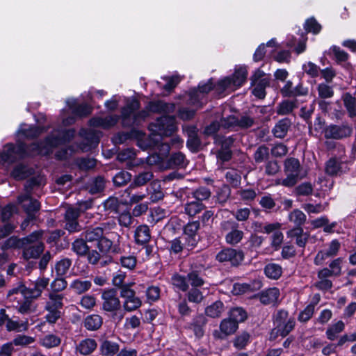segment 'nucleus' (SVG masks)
<instances>
[{"instance_id":"nucleus-59","label":"nucleus","mask_w":356,"mask_h":356,"mask_svg":"<svg viewBox=\"0 0 356 356\" xmlns=\"http://www.w3.org/2000/svg\"><path fill=\"white\" fill-rule=\"evenodd\" d=\"M35 341V339L32 337L24 335V334H19L17 335L13 341L10 343H13V346H25L27 345H29Z\"/></svg>"},{"instance_id":"nucleus-45","label":"nucleus","mask_w":356,"mask_h":356,"mask_svg":"<svg viewBox=\"0 0 356 356\" xmlns=\"http://www.w3.org/2000/svg\"><path fill=\"white\" fill-rule=\"evenodd\" d=\"M187 280L184 276L175 274L171 278V282L174 286L182 291H186L188 289Z\"/></svg>"},{"instance_id":"nucleus-39","label":"nucleus","mask_w":356,"mask_h":356,"mask_svg":"<svg viewBox=\"0 0 356 356\" xmlns=\"http://www.w3.org/2000/svg\"><path fill=\"white\" fill-rule=\"evenodd\" d=\"M266 275L273 280L278 279L282 273V267L276 264H269L264 268Z\"/></svg>"},{"instance_id":"nucleus-6","label":"nucleus","mask_w":356,"mask_h":356,"mask_svg":"<svg viewBox=\"0 0 356 356\" xmlns=\"http://www.w3.org/2000/svg\"><path fill=\"white\" fill-rule=\"evenodd\" d=\"M49 282V278L39 277L32 282L28 287L21 286L18 288L10 290L8 296L10 299L14 295H20L26 299H35L41 296L42 291L48 286Z\"/></svg>"},{"instance_id":"nucleus-27","label":"nucleus","mask_w":356,"mask_h":356,"mask_svg":"<svg viewBox=\"0 0 356 356\" xmlns=\"http://www.w3.org/2000/svg\"><path fill=\"white\" fill-rule=\"evenodd\" d=\"M97 348V342L92 339H86L80 341L76 346V351L81 355H88L91 354Z\"/></svg>"},{"instance_id":"nucleus-21","label":"nucleus","mask_w":356,"mask_h":356,"mask_svg":"<svg viewBox=\"0 0 356 356\" xmlns=\"http://www.w3.org/2000/svg\"><path fill=\"white\" fill-rule=\"evenodd\" d=\"M348 170L346 163L336 156H332L326 163L325 171L329 175L340 176Z\"/></svg>"},{"instance_id":"nucleus-17","label":"nucleus","mask_w":356,"mask_h":356,"mask_svg":"<svg viewBox=\"0 0 356 356\" xmlns=\"http://www.w3.org/2000/svg\"><path fill=\"white\" fill-rule=\"evenodd\" d=\"M132 137L138 138V145L143 149H146L149 147V146H151V145L149 144V142L146 143L145 141V134L141 131H138L134 129L131 130L130 132H122L114 136L113 142L116 144H121L126 142L128 139Z\"/></svg>"},{"instance_id":"nucleus-24","label":"nucleus","mask_w":356,"mask_h":356,"mask_svg":"<svg viewBox=\"0 0 356 356\" xmlns=\"http://www.w3.org/2000/svg\"><path fill=\"white\" fill-rule=\"evenodd\" d=\"M43 131V129L39 127L22 124L17 131V136L19 138L21 137L33 138L38 136Z\"/></svg>"},{"instance_id":"nucleus-38","label":"nucleus","mask_w":356,"mask_h":356,"mask_svg":"<svg viewBox=\"0 0 356 356\" xmlns=\"http://www.w3.org/2000/svg\"><path fill=\"white\" fill-rule=\"evenodd\" d=\"M301 227H295L287 232L289 237H296V243L300 247H304L307 242V236L302 234Z\"/></svg>"},{"instance_id":"nucleus-25","label":"nucleus","mask_w":356,"mask_h":356,"mask_svg":"<svg viewBox=\"0 0 356 356\" xmlns=\"http://www.w3.org/2000/svg\"><path fill=\"white\" fill-rule=\"evenodd\" d=\"M153 177V174L150 171H146L141 173H139L134 179L133 183L130 185L129 188H127L124 193H127L128 196H130V191L131 188L136 186H141L147 184L149 181H150Z\"/></svg>"},{"instance_id":"nucleus-34","label":"nucleus","mask_w":356,"mask_h":356,"mask_svg":"<svg viewBox=\"0 0 356 356\" xmlns=\"http://www.w3.org/2000/svg\"><path fill=\"white\" fill-rule=\"evenodd\" d=\"M224 310V304L221 301H216L205 309V314L211 318H218Z\"/></svg>"},{"instance_id":"nucleus-18","label":"nucleus","mask_w":356,"mask_h":356,"mask_svg":"<svg viewBox=\"0 0 356 356\" xmlns=\"http://www.w3.org/2000/svg\"><path fill=\"white\" fill-rule=\"evenodd\" d=\"M216 259L220 262H230L232 265L236 266L243 260V254L239 250L226 248L218 253Z\"/></svg>"},{"instance_id":"nucleus-28","label":"nucleus","mask_w":356,"mask_h":356,"mask_svg":"<svg viewBox=\"0 0 356 356\" xmlns=\"http://www.w3.org/2000/svg\"><path fill=\"white\" fill-rule=\"evenodd\" d=\"M135 241L136 243L143 245L149 242L150 239L149 229L147 225H140L135 231Z\"/></svg>"},{"instance_id":"nucleus-50","label":"nucleus","mask_w":356,"mask_h":356,"mask_svg":"<svg viewBox=\"0 0 356 356\" xmlns=\"http://www.w3.org/2000/svg\"><path fill=\"white\" fill-rule=\"evenodd\" d=\"M225 178L227 181L234 187L238 186L241 183V174L234 169L229 170L226 172Z\"/></svg>"},{"instance_id":"nucleus-53","label":"nucleus","mask_w":356,"mask_h":356,"mask_svg":"<svg viewBox=\"0 0 356 356\" xmlns=\"http://www.w3.org/2000/svg\"><path fill=\"white\" fill-rule=\"evenodd\" d=\"M80 134L87 139L88 144L90 147L96 145L99 142V134L92 130L87 131L86 129H81Z\"/></svg>"},{"instance_id":"nucleus-33","label":"nucleus","mask_w":356,"mask_h":356,"mask_svg":"<svg viewBox=\"0 0 356 356\" xmlns=\"http://www.w3.org/2000/svg\"><path fill=\"white\" fill-rule=\"evenodd\" d=\"M104 234V228L101 227H96L88 229L81 234V236H84L86 241L92 242L96 241H98Z\"/></svg>"},{"instance_id":"nucleus-30","label":"nucleus","mask_w":356,"mask_h":356,"mask_svg":"<svg viewBox=\"0 0 356 356\" xmlns=\"http://www.w3.org/2000/svg\"><path fill=\"white\" fill-rule=\"evenodd\" d=\"M291 126V122L289 119L285 118L280 120L273 129V134L275 137L284 138Z\"/></svg>"},{"instance_id":"nucleus-15","label":"nucleus","mask_w":356,"mask_h":356,"mask_svg":"<svg viewBox=\"0 0 356 356\" xmlns=\"http://www.w3.org/2000/svg\"><path fill=\"white\" fill-rule=\"evenodd\" d=\"M120 296L123 299L124 312H131L138 309L142 305L141 300L136 296L134 290L123 286L120 291Z\"/></svg>"},{"instance_id":"nucleus-1","label":"nucleus","mask_w":356,"mask_h":356,"mask_svg":"<svg viewBox=\"0 0 356 356\" xmlns=\"http://www.w3.org/2000/svg\"><path fill=\"white\" fill-rule=\"evenodd\" d=\"M74 133V129L54 130L44 142L34 143L29 147H26L24 143L20 142H17L16 146L8 143L4 147L3 152H0V166H2L5 171H8V165L18 159L37 155H47L53 151L55 147L72 138Z\"/></svg>"},{"instance_id":"nucleus-43","label":"nucleus","mask_w":356,"mask_h":356,"mask_svg":"<svg viewBox=\"0 0 356 356\" xmlns=\"http://www.w3.org/2000/svg\"><path fill=\"white\" fill-rule=\"evenodd\" d=\"M238 326L236 325V323H233L229 318L222 320L220 325V331L225 336L234 334Z\"/></svg>"},{"instance_id":"nucleus-14","label":"nucleus","mask_w":356,"mask_h":356,"mask_svg":"<svg viewBox=\"0 0 356 356\" xmlns=\"http://www.w3.org/2000/svg\"><path fill=\"white\" fill-rule=\"evenodd\" d=\"M213 86L211 79L206 83H200L197 89L195 88L190 92L189 104L197 108L202 106L207 101L205 95L213 88Z\"/></svg>"},{"instance_id":"nucleus-3","label":"nucleus","mask_w":356,"mask_h":356,"mask_svg":"<svg viewBox=\"0 0 356 356\" xmlns=\"http://www.w3.org/2000/svg\"><path fill=\"white\" fill-rule=\"evenodd\" d=\"M140 107V103L135 99L128 100L126 106L121 110V120L124 127H130L138 125L142 120L148 116V111L158 113H170L175 109L174 104L166 103L163 101L149 102L147 106V111H141L136 113Z\"/></svg>"},{"instance_id":"nucleus-63","label":"nucleus","mask_w":356,"mask_h":356,"mask_svg":"<svg viewBox=\"0 0 356 356\" xmlns=\"http://www.w3.org/2000/svg\"><path fill=\"white\" fill-rule=\"evenodd\" d=\"M237 194L240 196V198L245 202L252 201L257 196L255 191L252 188L240 189L238 191Z\"/></svg>"},{"instance_id":"nucleus-56","label":"nucleus","mask_w":356,"mask_h":356,"mask_svg":"<svg viewBox=\"0 0 356 356\" xmlns=\"http://www.w3.org/2000/svg\"><path fill=\"white\" fill-rule=\"evenodd\" d=\"M41 343L46 348H53L58 346L60 343V339L54 334H48L43 337Z\"/></svg>"},{"instance_id":"nucleus-16","label":"nucleus","mask_w":356,"mask_h":356,"mask_svg":"<svg viewBox=\"0 0 356 356\" xmlns=\"http://www.w3.org/2000/svg\"><path fill=\"white\" fill-rule=\"evenodd\" d=\"M260 228L259 230L260 232L268 234H272L271 246L275 250H277L280 248L284 239V235L280 230L281 224L279 222L269 223L260 226Z\"/></svg>"},{"instance_id":"nucleus-11","label":"nucleus","mask_w":356,"mask_h":356,"mask_svg":"<svg viewBox=\"0 0 356 356\" xmlns=\"http://www.w3.org/2000/svg\"><path fill=\"white\" fill-rule=\"evenodd\" d=\"M32 234H36L37 237L29 240L27 243H24L23 249V257L26 259L38 258L44 250V244L42 242L44 232L38 230L33 232Z\"/></svg>"},{"instance_id":"nucleus-37","label":"nucleus","mask_w":356,"mask_h":356,"mask_svg":"<svg viewBox=\"0 0 356 356\" xmlns=\"http://www.w3.org/2000/svg\"><path fill=\"white\" fill-rule=\"evenodd\" d=\"M204 205L197 201H191L186 204L185 205V212L190 216H195L196 214L200 213L204 209Z\"/></svg>"},{"instance_id":"nucleus-12","label":"nucleus","mask_w":356,"mask_h":356,"mask_svg":"<svg viewBox=\"0 0 356 356\" xmlns=\"http://www.w3.org/2000/svg\"><path fill=\"white\" fill-rule=\"evenodd\" d=\"M353 127L347 122L341 124H330L324 130V136L327 139L342 140L349 138L353 134Z\"/></svg>"},{"instance_id":"nucleus-26","label":"nucleus","mask_w":356,"mask_h":356,"mask_svg":"<svg viewBox=\"0 0 356 356\" xmlns=\"http://www.w3.org/2000/svg\"><path fill=\"white\" fill-rule=\"evenodd\" d=\"M64 296L62 294H58L54 292H51L48 296V300L46 302L44 309H61L63 303Z\"/></svg>"},{"instance_id":"nucleus-47","label":"nucleus","mask_w":356,"mask_h":356,"mask_svg":"<svg viewBox=\"0 0 356 356\" xmlns=\"http://www.w3.org/2000/svg\"><path fill=\"white\" fill-rule=\"evenodd\" d=\"M29 169L23 165H17L11 172V176L17 180L25 179L30 175Z\"/></svg>"},{"instance_id":"nucleus-49","label":"nucleus","mask_w":356,"mask_h":356,"mask_svg":"<svg viewBox=\"0 0 356 356\" xmlns=\"http://www.w3.org/2000/svg\"><path fill=\"white\" fill-rule=\"evenodd\" d=\"M292 85V82L290 81L286 83L285 86L281 90V92L284 96L291 97L305 95V90L299 91L298 88H293Z\"/></svg>"},{"instance_id":"nucleus-13","label":"nucleus","mask_w":356,"mask_h":356,"mask_svg":"<svg viewBox=\"0 0 356 356\" xmlns=\"http://www.w3.org/2000/svg\"><path fill=\"white\" fill-rule=\"evenodd\" d=\"M250 80L252 85L255 86L252 94L259 99H264L266 97L265 89L270 83V76L258 69L255 70Z\"/></svg>"},{"instance_id":"nucleus-7","label":"nucleus","mask_w":356,"mask_h":356,"mask_svg":"<svg viewBox=\"0 0 356 356\" xmlns=\"http://www.w3.org/2000/svg\"><path fill=\"white\" fill-rule=\"evenodd\" d=\"M40 184L38 179L32 178L28 181V184L26 186V194L19 195L17 198V202L22 204V207L28 214V219L24 220L22 224V229H24L28 225L29 220L33 218L32 214L34 212L38 211L40 209V203L38 200H33L30 196V190L29 188H33L35 186Z\"/></svg>"},{"instance_id":"nucleus-20","label":"nucleus","mask_w":356,"mask_h":356,"mask_svg":"<svg viewBox=\"0 0 356 356\" xmlns=\"http://www.w3.org/2000/svg\"><path fill=\"white\" fill-rule=\"evenodd\" d=\"M223 229H227L229 227L232 230L225 236V241L227 243L235 245L238 243L243 237V232L237 229L238 225L233 221H223L221 223Z\"/></svg>"},{"instance_id":"nucleus-42","label":"nucleus","mask_w":356,"mask_h":356,"mask_svg":"<svg viewBox=\"0 0 356 356\" xmlns=\"http://www.w3.org/2000/svg\"><path fill=\"white\" fill-rule=\"evenodd\" d=\"M119 350V346L117 343L110 341H104L101 345V352L106 356H112Z\"/></svg>"},{"instance_id":"nucleus-19","label":"nucleus","mask_w":356,"mask_h":356,"mask_svg":"<svg viewBox=\"0 0 356 356\" xmlns=\"http://www.w3.org/2000/svg\"><path fill=\"white\" fill-rule=\"evenodd\" d=\"M200 228V223L198 221H193L188 223L184 229V233L181 235L183 239H185L186 243L188 245V250L193 248L197 241L198 236L197 232Z\"/></svg>"},{"instance_id":"nucleus-32","label":"nucleus","mask_w":356,"mask_h":356,"mask_svg":"<svg viewBox=\"0 0 356 356\" xmlns=\"http://www.w3.org/2000/svg\"><path fill=\"white\" fill-rule=\"evenodd\" d=\"M36 234H31L28 236L23 238H18L17 237H10L5 243L4 246L6 248H22L24 243H27L29 240L35 238Z\"/></svg>"},{"instance_id":"nucleus-41","label":"nucleus","mask_w":356,"mask_h":356,"mask_svg":"<svg viewBox=\"0 0 356 356\" xmlns=\"http://www.w3.org/2000/svg\"><path fill=\"white\" fill-rule=\"evenodd\" d=\"M195 127H190L188 129V139L187 140V146L192 150H197L200 145V141L197 138Z\"/></svg>"},{"instance_id":"nucleus-4","label":"nucleus","mask_w":356,"mask_h":356,"mask_svg":"<svg viewBox=\"0 0 356 356\" xmlns=\"http://www.w3.org/2000/svg\"><path fill=\"white\" fill-rule=\"evenodd\" d=\"M274 327L270 334V339L275 340L278 336H287L295 327L296 320L288 312L280 309L273 315Z\"/></svg>"},{"instance_id":"nucleus-46","label":"nucleus","mask_w":356,"mask_h":356,"mask_svg":"<svg viewBox=\"0 0 356 356\" xmlns=\"http://www.w3.org/2000/svg\"><path fill=\"white\" fill-rule=\"evenodd\" d=\"M28 328L27 322H22L19 323L17 321H14L10 318L8 319L6 323V329L8 331H16V332H22L26 330Z\"/></svg>"},{"instance_id":"nucleus-22","label":"nucleus","mask_w":356,"mask_h":356,"mask_svg":"<svg viewBox=\"0 0 356 356\" xmlns=\"http://www.w3.org/2000/svg\"><path fill=\"white\" fill-rule=\"evenodd\" d=\"M120 116L117 115H111L103 117H94L89 121L91 127H100L104 129H108L113 127L119 121Z\"/></svg>"},{"instance_id":"nucleus-5","label":"nucleus","mask_w":356,"mask_h":356,"mask_svg":"<svg viewBox=\"0 0 356 356\" xmlns=\"http://www.w3.org/2000/svg\"><path fill=\"white\" fill-rule=\"evenodd\" d=\"M101 298L102 309L110 313L114 321L120 322L125 313L121 308L122 305L117 291L113 289L104 290L102 293Z\"/></svg>"},{"instance_id":"nucleus-44","label":"nucleus","mask_w":356,"mask_h":356,"mask_svg":"<svg viewBox=\"0 0 356 356\" xmlns=\"http://www.w3.org/2000/svg\"><path fill=\"white\" fill-rule=\"evenodd\" d=\"M289 220L295 225L296 227H300L306 220V216L302 211L296 209L289 214Z\"/></svg>"},{"instance_id":"nucleus-61","label":"nucleus","mask_w":356,"mask_h":356,"mask_svg":"<svg viewBox=\"0 0 356 356\" xmlns=\"http://www.w3.org/2000/svg\"><path fill=\"white\" fill-rule=\"evenodd\" d=\"M104 188V180L102 177H97L91 182L89 186V191L92 194L98 193Z\"/></svg>"},{"instance_id":"nucleus-8","label":"nucleus","mask_w":356,"mask_h":356,"mask_svg":"<svg viewBox=\"0 0 356 356\" xmlns=\"http://www.w3.org/2000/svg\"><path fill=\"white\" fill-rule=\"evenodd\" d=\"M284 173L286 178L282 180L281 184L287 187L294 186L305 176L299 161L295 158H289L285 161Z\"/></svg>"},{"instance_id":"nucleus-35","label":"nucleus","mask_w":356,"mask_h":356,"mask_svg":"<svg viewBox=\"0 0 356 356\" xmlns=\"http://www.w3.org/2000/svg\"><path fill=\"white\" fill-rule=\"evenodd\" d=\"M345 324L342 321H339L336 323L330 325L326 330V336L329 340L334 341L339 333L343 331Z\"/></svg>"},{"instance_id":"nucleus-48","label":"nucleus","mask_w":356,"mask_h":356,"mask_svg":"<svg viewBox=\"0 0 356 356\" xmlns=\"http://www.w3.org/2000/svg\"><path fill=\"white\" fill-rule=\"evenodd\" d=\"M186 164L185 156L180 152L172 154L169 160V165L171 168H184Z\"/></svg>"},{"instance_id":"nucleus-52","label":"nucleus","mask_w":356,"mask_h":356,"mask_svg":"<svg viewBox=\"0 0 356 356\" xmlns=\"http://www.w3.org/2000/svg\"><path fill=\"white\" fill-rule=\"evenodd\" d=\"M328 219L326 217H321L313 220V228H319L323 227V229L326 232H332L334 224L328 225Z\"/></svg>"},{"instance_id":"nucleus-36","label":"nucleus","mask_w":356,"mask_h":356,"mask_svg":"<svg viewBox=\"0 0 356 356\" xmlns=\"http://www.w3.org/2000/svg\"><path fill=\"white\" fill-rule=\"evenodd\" d=\"M91 286V282L89 280L76 279L71 283L70 288L76 293L81 294L88 291Z\"/></svg>"},{"instance_id":"nucleus-58","label":"nucleus","mask_w":356,"mask_h":356,"mask_svg":"<svg viewBox=\"0 0 356 356\" xmlns=\"http://www.w3.org/2000/svg\"><path fill=\"white\" fill-rule=\"evenodd\" d=\"M211 191L206 187H200L193 192V197L197 201L202 202L209 198Z\"/></svg>"},{"instance_id":"nucleus-51","label":"nucleus","mask_w":356,"mask_h":356,"mask_svg":"<svg viewBox=\"0 0 356 356\" xmlns=\"http://www.w3.org/2000/svg\"><path fill=\"white\" fill-rule=\"evenodd\" d=\"M131 179V175L129 172L126 171H121L117 173L113 180V183L117 186H121L126 184Z\"/></svg>"},{"instance_id":"nucleus-31","label":"nucleus","mask_w":356,"mask_h":356,"mask_svg":"<svg viewBox=\"0 0 356 356\" xmlns=\"http://www.w3.org/2000/svg\"><path fill=\"white\" fill-rule=\"evenodd\" d=\"M342 99L349 116L350 118L356 117V98L346 92L343 95Z\"/></svg>"},{"instance_id":"nucleus-64","label":"nucleus","mask_w":356,"mask_h":356,"mask_svg":"<svg viewBox=\"0 0 356 356\" xmlns=\"http://www.w3.org/2000/svg\"><path fill=\"white\" fill-rule=\"evenodd\" d=\"M76 165L83 170L93 168L96 165V160L91 158H83L76 161Z\"/></svg>"},{"instance_id":"nucleus-55","label":"nucleus","mask_w":356,"mask_h":356,"mask_svg":"<svg viewBox=\"0 0 356 356\" xmlns=\"http://www.w3.org/2000/svg\"><path fill=\"white\" fill-rule=\"evenodd\" d=\"M71 264L72 262L69 259H63L57 262L55 266L57 275L59 276L65 275L67 273Z\"/></svg>"},{"instance_id":"nucleus-2","label":"nucleus","mask_w":356,"mask_h":356,"mask_svg":"<svg viewBox=\"0 0 356 356\" xmlns=\"http://www.w3.org/2000/svg\"><path fill=\"white\" fill-rule=\"evenodd\" d=\"M177 125L175 117L163 115L159 118L154 122L149 125V129L151 131L149 140H153L152 138L159 136H170L177 131ZM151 146L149 147H156L159 151L156 154H152L148 158V163H157L161 162L170 152L171 147L180 148L183 145V140L177 136H172L170 139V144L168 142H162L159 143V140L149 142Z\"/></svg>"},{"instance_id":"nucleus-9","label":"nucleus","mask_w":356,"mask_h":356,"mask_svg":"<svg viewBox=\"0 0 356 356\" xmlns=\"http://www.w3.org/2000/svg\"><path fill=\"white\" fill-rule=\"evenodd\" d=\"M248 71L245 66H240L235 70L232 76H227L218 81L216 90L222 92L226 90H234L241 87L246 80Z\"/></svg>"},{"instance_id":"nucleus-23","label":"nucleus","mask_w":356,"mask_h":356,"mask_svg":"<svg viewBox=\"0 0 356 356\" xmlns=\"http://www.w3.org/2000/svg\"><path fill=\"white\" fill-rule=\"evenodd\" d=\"M280 292L277 288H269L261 292L259 300L264 305H275L280 300Z\"/></svg>"},{"instance_id":"nucleus-40","label":"nucleus","mask_w":356,"mask_h":356,"mask_svg":"<svg viewBox=\"0 0 356 356\" xmlns=\"http://www.w3.org/2000/svg\"><path fill=\"white\" fill-rule=\"evenodd\" d=\"M246 318L247 314L245 311L241 307H236L230 311L228 318L232 320L233 323H236V325L238 326V323L244 321Z\"/></svg>"},{"instance_id":"nucleus-62","label":"nucleus","mask_w":356,"mask_h":356,"mask_svg":"<svg viewBox=\"0 0 356 356\" xmlns=\"http://www.w3.org/2000/svg\"><path fill=\"white\" fill-rule=\"evenodd\" d=\"M238 129H248L254 124V120L253 118L244 115L241 116L239 118H237Z\"/></svg>"},{"instance_id":"nucleus-29","label":"nucleus","mask_w":356,"mask_h":356,"mask_svg":"<svg viewBox=\"0 0 356 356\" xmlns=\"http://www.w3.org/2000/svg\"><path fill=\"white\" fill-rule=\"evenodd\" d=\"M102 316L97 314H91L86 317L83 323L84 327L90 331L98 330L102 325Z\"/></svg>"},{"instance_id":"nucleus-60","label":"nucleus","mask_w":356,"mask_h":356,"mask_svg":"<svg viewBox=\"0 0 356 356\" xmlns=\"http://www.w3.org/2000/svg\"><path fill=\"white\" fill-rule=\"evenodd\" d=\"M295 106L296 105L293 101H283L280 104L277 112L279 115H287L293 110Z\"/></svg>"},{"instance_id":"nucleus-10","label":"nucleus","mask_w":356,"mask_h":356,"mask_svg":"<svg viewBox=\"0 0 356 356\" xmlns=\"http://www.w3.org/2000/svg\"><path fill=\"white\" fill-rule=\"evenodd\" d=\"M66 105L68 109L70 110L73 115L67 117L65 109L61 112V118L63 124L67 126L74 122V116L85 117L90 114L92 108L87 104H78L77 100L75 99H68L66 101Z\"/></svg>"},{"instance_id":"nucleus-54","label":"nucleus","mask_w":356,"mask_h":356,"mask_svg":"<svg viewBox=\"0 0 356 356\" xmlns=\"http://www.w3.org/2000/svg\"><path fill=\"white\" fill-rule=\"evenodd\" d=\"M220 127L232 130L238 129L237 118L234 115L228 116L220 120Z\"/></svg>"},{"instance_id":"nucleus-57","label":"nucleus","mask_w":356,"mask_h":356,"mask_svg":"<svg viewBox=\"0 0 356 356\" xmlns=\"http://www.w3.org/2000/svg\"><path fill=\"white\" fill-rule=\"evenodd\" d=\"M72 249L77 254L82 256L88 252V246L83 239H76L72 243Z\"/></svg>"}]
</instances>
